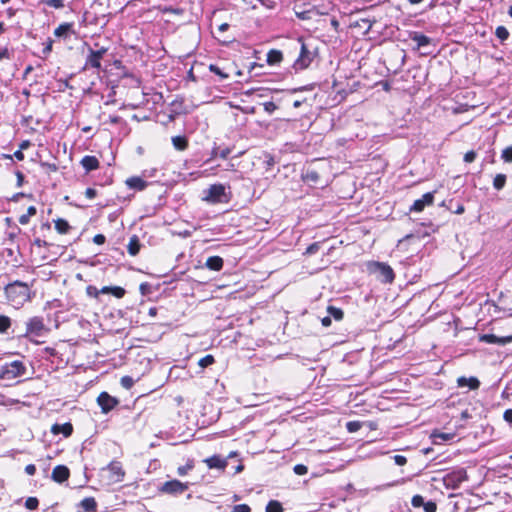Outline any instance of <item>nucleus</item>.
Masks as SVG:
<instances>
[{"instance_id":"nucleus-1","label":"nucleus","mask_w":512,"mask_h":512,"mask_svg":"<svg viewBox=\"0 0 512 512\" xmlns=\"http://www.w3.org/2000/svg\"><path fill=\"white\" fill-rule=\"evenodd\" d=\"M5 296L10 305L19 308L30 299L29 286L21 281H15L5 287Z\"/></svg>"},{"instance_id":"nucleus-2","label":"nucleus","mask_w":512,"mask_h":512,"mask_svg":"<svg viewBox=\"0 0 512 512\" xmlns=\"http://www.w3.org/2000/svg\"><path fill=\"white\" fill-rule=\"evenodd\" d=\"M26 366L20 360H14L0 366V379L1 380H14L26 374Z\"/></svg>"},{"instance_id":"nucleus-3","label":"nucleus","mask_w":512,"mask_h":512,"mask_svg":"<svg viewBox=\"0 0 512 512\" xmlns=\"http://www.w3.org/2000/svg\"><path fill=\"white\" fill-rule=\"evenodd\" d=\"M203 200L208 203H224L227 202L225 186L222 184H213L204 191Z\"/></svg>"},{"instance_id":"nucleus-4","label":"nucleus","mask_w":512,"mask_h":512,"mask_svg":"<svg viewBox=\"0 0 512 512\" xmlns=\"http://www.w3.org/2000/svg\"><path fill=\"white\" fill-rule=\"evenodd\" d=\"M46 331L47 329L45 327L43 318L34 316L26 322V332L23 336L30 339L35 337H42Z\"/></svg>"},{"instance_id":"nucleus-5","label":"nucleus","mask_w":512,"mask_h":512,"mask_svg":"<svg viewBox=\"0 0 512 512\" xmlns=\"http://www.w3.org/2000/svg\"><path fill=\"white\" fill-rule=\"evenodd\" d=\"M467 480L466 470L463 468H459L457 470H453L443 476V485L447 489H457L461 483Z\"/></svg>"},{"instance_id":"nucleus-6","label":"nucleus","mask_w":512,"mask_h":512,"mask_svg":"<svg viewBox=\"0 0 512 512\" xmlns=\"http://www.w3.org/2000/svg\"><path fill=\"white\" fill-rule=\"evenodd\" d=\"M371 270L377 275L378 280L382 283H392L395 278V274L391 266L383 262H374L371 265Z\"/></svg>"},{"instance_id":"nucleus-7","label":"nucleus","mask_w":512,"mask_h":512,"mask_svg":"<svg viewBox=\"0 0 512 512\" xmlns=\"http://www.w3.org/2000/svg\"><path fill=\"white\" fill-rule=\"evenodd\" d=\"M313 59L314 53L308 49L307 45L304 42H302L299 56L294 61L293 67L296 71L304 70L309 67Z\"/></svg>"},{"instance_id":"nucleus-8","label":"nucleus","mask_w":512,"mask_h":512,"mask_svg":"<svg viewBox=\"0 0 512 512\" xmlns=\"http://www.w3.org/2000/svg\"><path fill=\"white\" fill-rule=\"evenodd\" d=\"M188 489V485L186 483H182L181 481L177 479H173L170 481L164 482L159 490L162 493L169 494V495H180L184 493Z\"/></svg>"},{"instance_id":"nucleus-9","label":"nucleus","mask_w":512,"mask_h":512,"mask_svg":"<svg viewBox=\"0 0 512 512\" xmlns=\"http://www.w3.org/2000/svg\"><path fill=\"white\" fill-rule=\"evenodd\" d=\"M107 49L104 47H101L98 50H93L89 48V53L86 57L85 66L84 69L93 68V69H100L101 68V60L103 59V56L106 54Z\"/></svg>"},{"instance_id":"nucleus-10","label":"nucleus","mask_w":512,"mask_h":512,"mask_svg":"<svg viewBox=\"0 0 512 512\" xmlns=\"http://www.w3.org/2000/svg\"><path fill=\"white\" fill-rule=\"evenodd\" d=\"M97 403L101 407L103 413H108L119 404V401L107 392H102L97 398Z\"/></svg>"},{"instance_id":"nucleus-11","label":"nucleus","mask_w":512,"mask_h":512,"mask_svg":"<svg viewBox=\"0 0 512 512\" xmlns=\"http://www.w3.org/2000/svg\"><path fill=\"white\" fill-rule=\"evenodd\" d=\"M434 201V192L425 193L420 199L414 201L410 207L411 212H421L426 206L432 205Z\"/></svg>"},{"instance_id":"nucleus-12","label":"nucleus","mask_w":512,"mask_h":512,"mask_svg":"<svg viewBox=\"0 0 512 512\" xmlns=\"http://www.w3.org/2000/svg\"><path fill=\"white\" fill-rule=\"evenodd\" d=\"M480 341L488 343V344L504 346V345L512 342V336L509 335V336L499 337L495 334H483L480 336Z\"/></svg>"},{"instance_id":"nucleus-13","label":"nucleus","mask_w":512,"mask_h":512,"mask_svg":"<svg viewBox=\"0 0 512 512\" xmlns=\"http://www.w3.org/2000/svg\"><path fill=\"white\" fill-rule=\"evenodd\" d=\"M107 469L110 472V480L112 482L117 483L123 480L125 472L119 462L110 463Z\"/></svg>"},{"instance_id":"nucleus-14","label":"nucleus","mask_w":512,"mask_h":512,"mask_svg":"<svg viewBox=\"0 0 512 512\" xmlns=\"http://www.w3.org/2000/svg\"><path fill=\"white\" fill-rule=\"evenodd\" d=\"M70 471L64 465H57L52 471V479L55 482L62 483L69 478Z\"/></svg>"},{"instance_id":"nucleus-15","label":"nucleus","mask_w":512,"mask_h":512,"mask_svg":"<svg viewBox=\"0 0 512 512\" xmlns=\"http://www.w3.org/2000/svg\"><path fill=\"white\" fill-rule=\"evenodd\" d=\"M204 462L207 464V466L210 469H220V470H223L227 466V460L225 458H222L219 455H213V456L205 459Z\"/></svg>"},{"instance_id":"nucleus-16","label":"nucleus","mask_w":512,"mask_h":512,"mask_svg":"<svg viewBox=\"0 0 512 512\" xmlns=\"http://www.w3.org/2000/svg\"><path fill=\"white\" fill-rule=\"evenodd\" d=\"M125 183L130 189L136 191H143L148 186V182L139 176L130 177Z\"/></svg>"},{"instance_id":"nucleus-17","label":"nucleus","mask_w":512,"mask_h":512,"mask_svg":"<svg viewBox=\"0 0 512 512\" xmlns=\"http://www.w3.org/2000/svg\"><path fill=\"white\" fill-rule=\"evenodd\" d=\"M51 432L55 435L63 434L65 437H68L73 432V426L69 422L64 424H54L51 428Z\"/></svg>"},{"instance_id":"nucleus-18","label":"nucleus","mask_w":512,"mask_h":512,"mask_svg":"<svg viewBox=\"0 0 512 512\" xmlns=\"http://www.w3.org/2000/svg\"><path fill=\"white\" fill-rule=\"evenodd\" d=\"M81 165L89 172L99 167V161L95 156L86 155L82 158Z\"/></svg>"},{"instance_id":"nucleus-19","label":"nucleus","mask_w":512,"mask_h":512,"mask_svg":"<svg viewBox=\"0 0 512 512\" xmlns=\"http://www.w3.org/2000/svg\"><path fill=\"white\" fill-rule=\"evenodd\" d=\"M223 259L220 256H211L206 260L205 266L213 271H220L223 268Z\"/></svg>"},{"instance_id":"nucleus-20","label":"nucleus","mask_w":512,"mask_h":512,"mask_svg":"<svg viewBox=\"0 0 512 512\" xmlns=\"http://www.w3.org/2000/svg\"><path fill=\"white\" fill-rule=\"evenodd\" d=\"M411 40L417 44L418 48H422L431 44V38L419 32H414L411 35Z\"/></svg>"},{"instance_id":"nucleus-21","label":"nucleus","mask_w":512,"mask_h":512,"mask_svg":"<svg viewBox=\"0 0 512 512\" xmlns=\"http://www.w3.org/2000/svg\"><path fill=\"white\" fill-rule=\"evenodd\" d=\"M140 247H141V244H140L138 236L133 235L132 237H130L129 243L127 245L128 253L131 256H136L140 251Z\"/></svg>"},{"instance_id":"nucleus-22","label":"nucleus","mask_w":512,"mask_h":512,"mask_svg":"<svg viewBox=\"0 0 512 512\" xmlns=\"http://www.w3.org/2000/svg\"><path fill=\"white\" fill-rule=\"evenodd\" d=\"M457 382H458V386H460V387L468 386L472 390L477 389L480 386V381L475 377H470V378L460 377Z\"/></svg>"},{"instance_id":"nucleus-23","label":"nucleus","mask_w":512,"mask_h":512,"mask_svg":"<svg viewBox=\"0 0 512 512\" xmlns=\"http://www.w3.org/2000/svg\"><path fill=\"white\" fill-rule=\"evenodd\" d=\"M283 60V54L280 50L271 49L267 53V63L269 65L279 64Z\"/></svg>"},{"instance_id":"nucleus-24","label":"nucleus","mask_w":512,"mask_h":512,"mask_svg":"<svg viewBox=\"0 0 512 512\" xmlns=\"http://www.w3.org/2000/svg\"><path fill=\"white\" fill-rule=\"evenodd\" d=\"M72 28V23H62L55 29L54 35L56 37H67L68 34L72 32Z\"/></svg>"},{"instance_id":"nucleus-25","label":"nucleus","mask_w":512,"mask_h":512,"mask_svg":"<svg viewBox=\"0 0 512 512\" xmlns=\"http://www.w3.org/2000/svg\"><path fill=\"white\" fill-rule=\"evenodd\" d=\"M172 144L176 150L184 151L188 147V140L185 136L172 137Z\"/></svg>"},{"instance_id":"nucleus-26","label":"nucleus","mask_w":512,"mask_h":512,"mask_svg":"<svg viewBox=\"0 0 512 512\" xmlns=\"http://www.w3.org/2000/svg\"><path fill=\"white\" fill-rule=\"evenodd\" d=\"M80 506L86 512H94L97 509V502L93 497H87L81 501Z\"/></svg>"},{"instance_id":"nucleus-27","label":"nucleus","mask_w":512,"mask_h":512,"mask_svg":"<svg viewBox=\"0 0 512 512\" xmlns=\"http://www.w3.org/2000/svg\"><path fill=\"white\" fill-rule=\"evenodd\" d=\"M54 223H55V229L60 234L68 233V231L71 228L69 223L65 219H62V218H58L57 220L54 221Z\"/></svg>"},{"instance_id":"nucleus-28","label":"nucleus","mask_w":512,"mask_h":512,"mask_svg":"<svg viewBox=\"0 0 512 512\" xmlns=\"http://www.w3.org/2000/svg\"><path fill=\"white\" fill-rule=\"evenodd\" d=\"M327 313L330 318H334L336 321H340L343 319L344 313L341 308L335 306H328Z\"/></svg>"},{"instance_id":"nucleus-29","label":"nucleus","mask_w":512,"mask_h":512,"mask_svg":"<svg viewBox=\"0 0 512 512\" xmlns=\"http://www.w3.org/2000/svg\"><path fill=\"white\" fill-rule=\"evenodd\" d=\"M12 325V320L6 315H0V334H4Z\"/></svg>"},{"instance_id":"nucleus-30","label":"nucleus","mask_w":512,"mask_h":512,"mask_svg":"<svg viewBox=\"0 0 512 512\" xmlns=\"http://www.w3.org/2000/svg\"><path fill=\"white\" fill-rule=\"evenodd\" d=\"M37 210L34 206H30L27 209V213L23 214L19 217V223L22 225L28 224L30 217L34 216L36 214Z\"/></svg>"},{"instance_id":"nucleus-31","label":"nucleus","mask_w":512,"mask_h":512,"mask_svg":"<svg viewBox=\"0 0 512 512\" xmlns=\"http://www.w3.org/2000/svg\"><path fill=\"white\" fill-rule=\"evenodd\" d=\"M506 183V175L505 174H497L493 179V187L496 190H501Z\"/></svg>"},{"instance_id":"nucleus-32","label":"nucleus","mask_w":512,"mask_h":512,"mask_svg":"<svg viewBox=\"0 0 512 512\" xmlns=\"http://www.w3.org/2000/svg\"><path fill=\"white\" fill-rule=\"evenodd\" d=\"M266 512H283V507L280 502L276 500H270L266 505Z\"/></svg>"},{"instance_id":"nucleus-33","label":"nucleus","mask_w":512,"mask_h":512,"mask_svg":"<svg viewBox=\"0 0 512 512\" xmlns=\"http://www.w3.org/2000/svg\"><path fill=\"white\" fill-rule=\"evenodd\" d=\"M231 153V149L226 147L224 149L214 148L212 150V157H220L222 159H226Z\"/></svg>"},{"instance_id":"nucleus-34","label":"nucleus","mask_w":512,"mask_h":512,"mask_svg":"<svg viewBox=\"0 0 512 512\" xmlns=\"http://www.w3.org/2000/svg\"><path fill=\"white\" fill-rule=\"evenodd\" d=\"M374 23H375V20L371 21L369 19L363 18V19L358 20L355 25L360 28H364L365 33H368L371 30Z\"/></svg>"},{"instance_id":"nucleus-35","label":"nucleus","mask_w":512,"mask_h":512,"mask_svg":"<svg viewBox=\"0 0 512 512\" xmlns=\"http://www.w3.org/2000/svg\"><path fill=\"white\" fill-rule=\"evenodd\" d=\"M495 35L504 42L509 37V31L504 26H498L495 31Z\"/></svg>"},{"instance_id":"nucleus-36","label":"nucleus","mask_w":512,"mask_h":512,"mask_svg":"<svg viewBox=\"0 0 512 512\" xmlns=\"http://www.w3.org/2000/svg\"><path fill=\"white\" fill-rule=\"evenodd\" d=\"M209 71L218 75L220 77L221 80H225L229 77V75L227 73H225L222 69H220L217 65L215 64H210L209 65Z\"/></svg>"},{"instance_id":"nucleus-37","label":"nucleus","mask_w":512,"mask_h":512,"mask_svg":"<svg viewBox=\"0 0 512 512\" xmlns=\"http://www.w3.org/2000/svg\"><path fill=\"white\" fill-rule=\"evenodd\" d=\"M214 362L215 359L212 355H206L199 360L198 365L202 368H206L212 365Z\"/></svg>"},{"instance_id":"nucleus-38","label":"nucleus","mask_w":512,"mask_h":512,"mask_svg":"<svg viewBox=\"0 0 512 512\" xmlns=\"http://www.w3.org/2000/svg\"><path fill=\"white\" fill-rule=\"evenodd\" d=\"M43 3L55 9H61L64 7V0H43Z\"/></svg>"},{"instance_id":"nucleus-39","label":"nucleus","mask_w":512,"mask_h":512,"mask_svg":"<svg viewBox=\"0 0 512 512\" xmlns=\"http://www.w3.org/2000/svg\"><path fill=\"white\" fill-rule=\"evenodd\" d=\"M39 501L36 497H28L25 501V507L34 510L38 507Z\"/></svg>"},{"instance_id":"nucleus-40","label":"nucleus","mask_w":512,"mask_h":512,"mask_svg":"<svg viewBox=\"0 0 512 512\" xmlns=\"http://www.w3.org/2000/svg\"><path fill=\"white\" fill-rule=\"evenodd\" d=\"M433 438H434V443H439L438 440H441V441L451 440L453 438V434L437 433V434H433Z\"/></svg>"},{"instance_id":"nucleus-41","label":"nucleus","mask_w":512,"mask_h":512,"mask_svg":"<svg viewBox=\"0 0 512 512\" xmlns=\"http://www.w3.org/2000/svg\"><path fill=\"white\" fill-rule=\"evenodd\" d=\"M120 383L124 388L130 389L134 385V380L130 376H123Z\"/></svg>"},{"instance_id":"nucleus-42","label":"nucleus","mask_w":512,"mask_h":512,"mask_svg":"<svg viewBox=\"0 0 512 512\" xmlns=\"http://www.w3.org/2000/svg\"><path fill=\"white\" fill-rule=\"evenodd\" d=\"M411 503H412L413 507L418 508V507H423L425 501L421 495H415V496H413Z\"/></svg>"},{"instance_id":"nucleus-43","label":"nucleus","mask_w":512,"mask_h":512,"mask_svg":"<svg viewBox=\"0 0 512 512\" xmlns=\"http://www.w3.org/2000/svg\"><path fill=\"white\" fill-rule=\"evenodd\" d=\"M293 471L297 475H305L308 472V468L304 464H297L294 466Z\"/></svg>"},{"instance_id":"nucleus-44","label":"nucleus","mask_w":512,"mask_h":512,"mask_svg":"<svg viewBox=\"0 0 512 512\" xmlns=\"http://www.w3.org/2000/svg\"><path fill=\"white\" fill-rule=\"evenodd\" d=\"M111 294L116 298H122L125 295V289L119 286L112 287Z\"/></svg>"},{"instance_id":"nucleus-45","label":"nucleus","mask_w":512,"mask_h":512,"mask_svg":"<svg viewBox=\"0 0 512 512\" xmlns=\"http://www.w3.org/2000/svg\"><path fill=\"white\" fill-rule=\"evenodd\" d=\"M346 427L349 432H356L360 429L361 424L358 421H350L346 424Z\"/></svg>"},{"instance_id":"nucleus-46","label":"nucleus","mask_w":512,"mask_h":512,"mask_svg":"<svg viewBox=\"0 0 512 512\" xmlns=\"http://www.w3.org/2000/svg\"><path fill=\"white\" fill-rule=\"evenodd\" d=\"M319 249H320V243L314 242L307 247L305 254H308V255L315 254L316 252H318Z\"/></svg>"},{"instance_id":"nucleus-47","label":"nucleus","mask_w":512,"mask_h":512,"mask_svg":"<svg viewBox=\"0 0 512 512\" xmlns=\"http://www.w3.org/2000/svg\"><path fill=\"white\" fill-rule=\"evenodd\" d=\"M502 158L506 162H512V146L507 147L502 151Z\"/></svg>"},{"instance_id":"nucleus-48","label":"nucleus","mask_w":512,"mask_h":512,"mask_svg":"<svg viewBox=\"0 0 512 512\" xmlns=\"http://www.w3.org/2000/svg\"><path fill=\"white\" fill-rule=\"evenodd\" d=\"M423 509H424L425 512H436L437 505L433 501H428V502L424 503Z\"/></svg>"},{"instance_id":"nucleus-49","label":"nucleus","mask_w":512,"mask_h":512,"mask_svg":"<svg viewBox=\"0 0 512 512\" xmlns=\"http://www.w3.org/2000/svg\"><path fill=\"white\" fill-rule=\"evenodd\" d=\"M263 107L264 110L269 114H272L277 109V105L272 101L263 103Z\"/></svg>"},{"instance_id":"nucleus-50","label":"nucleus","mask_w":512,"mask_h":512,"mask_svg":"<svg viewBox=\"0 0 512 512\" xmlns=\"http://www.w3.org/2000/svg\"><path fill=\"white\" fill-rule=\"evenodd\" d=\"M305 179L306 180H310V181H313V182H317L318 179H319V175L316 171H307L306 174H305Z\"/></svg>"},{"instance_id":"nucleus-51","label":"nucleus","mask_w":512,"mask_h":512,"mask_svg":"<svg viewBox=\"0 0 512 512\" xmlns=\"http://www.w3.org/2000/svg\"><path fill=\"white\" fill-rule=\"evenodd\" d=\"M476 158V152L471 150V151H468L465 155H464V161L466 163H471L475 160Z\"/></svg>"},{"instance_id":"nucleus-52","label":"nucleus","mask_w":512,"mask_h":512,"mask_svg":"<svg viewBox=\"0 0 512 512\" xmlns=\"http://www.w3.org/2000/svg\"><path fill=\"white\" fill-rule=\"evenodd\" d=\"M393 459H394L395 464H397L399 466L405 465L407 463V459L403 455H395L393 457Z\"/></svg>"},{"instance_id":"nucleus-53","label":"nucleus","mask_w":512,"mask_h":512,"mask_svg":"<svg viewBox=\"0 0 512 512\" xmlns=\"http://www.w3.org/2000/svg\"><path fill=\"white\" fill-rule=\"evenodd\" d=\"M105 241H106V238H105V236H104L103 234H97V235H95V236H94V238H93V242H94L95 244H98V245H102V244H104V243H105Z\"/></svg>"},{"instance_id":"nucleus-54","label":"nucleus","mask_w":512,"mask_h":512,"mask_svg":"<svg viewBox=\"0 0 512 512\" xmlns=\"http://www.w3.org/2000/svg\"><path fill=\"white\" fill-rule=\"evenodd\" d=\"M97 195V191L94 189V188H87L86 191H85V196L88 198V199H94Z\"/></svg>"},{"instance_id":"nucleus-55","label":"nucleus","mask_w":512,"mask_h":512,"mask_svg":"<svg viewBox=\"0 0 512 512\" xmlns=\"http://www.w3.org/2000/svg\"><path fill=\"white\" fill-rule=\"evenodd\" d=\"M503 418L507 423L512 424V409H507L503 414Z\"/></svg>"},{"instance_id":"nucleus-56","label":"nucleus","mask_w":512,"mask_h":512,"mask_svg":"<svg viewBox=\"0 0 512 512\" xmlns=\"http://www.w3.org/2000/svg\"><path fill=\"white\" fill-rule=\"evenodd\" d=\"M10 54L6 47H0V60L9 58Z\"/></svg>"},{"instance_id":"nucleus-57","label":"nucleus","mask_w":512,"mask_h":512,"mask_svg":"<svg viewBox=\"0 0 512 512\" xmlns=\"http://www.w3.org/2000/svg\"><path fill=\"white\" fill-rule=\"evenodd\" d=\"M25 472L28 474V475H34L35 472H36V467L35 465L33 464H29L25 467Z\"/></svg>"},{"instance_id":"nucleus-58","label":"nucleus","mask_w":512,"mask_h":512,"mask_svg":"<svg viewBox=\"0 0 512 512\" xmlns=\"http://www.w3.org/2000/svg\"><path fill=\"white\" fill-rule=\"evenodd\" d=\"M331 322H332V321H331L330 316H326V317H323V318L321 319V323H322V325H323L324 327H329V326L331 325Z\"/></svg>"},{"instance_id":"nucleus-59","label":"nucleus","mask_w":512,"mask_h":512,"mask_svg":"<svg viewBox=\"0 0 512 512\" xmlns=\"http://www.w3.org/2000/svg\"><path fill=\"white\" fill-rule=\"evenodd\" d=\"M87 293L90 296H97L98 295V290L95 287H93V286H88Z\"/></svg>"},{"instance_id":"nucleus-60","label":"nucleus","mask_w":512,"mask_h":512,"mask_svg":"<svg viewBox=\"0 0 512 512\" xmlns=\"http://www.w3.org/2000/svg\"><path fill=\"white\" fill-rule=\"evenodd\" d=\"M150 286L148 283H141L140 284V291L143 295H145L147 293V291L149 290Z\"/></svg>"},{"instance_id":"nucleus-61","label":"nucleus","mask_w":512,"mask_h":512,"mask_svg":"<svg viewBox=\"0 0 512 512\" xmlns=\"http://www.w3.org/2000/svg\"><path fill=\"white\" fill-rule=\"evenodd\" d=\"M465 212V208L462 204H459L454 211L455 214H463Z\"/></svg>"},{"instance_id":"nucleus-62","label":"nucleus","mask_w":512,"mask_h":512,"mask_svg":"<svg viewBox=\"0 0 512 512\" xmlns=\"http://www.w3.org/2000/svg\"><path fill=\"white\" fill-rule=\"evenodd\" d=\"M157 311H158V309L156 307H151L148 310V315L151 317H154L157 315Z\"/></svg>"},{"instance_id":"nucleus-63","label":"nucleus","mask_w":512,"mask_h":512,"mask_svg":"<svg viewBox=\"0 0 512 512\" xmlns=\"http://www.w3.org/2000/svg\"><path fill=\"white\" fill-rule=\"evenodd\" d=\"M228 28H229V24H228V23H222V24L219 26L218 30H219L220 32H225V31H227V30H228Z\"/></svg>"},{"instance_id":"nucleus-64","label":"nucleus","mask_w":512,"mask_h":512,"mask_svg":"<svg viewBox=\"0 0 512 512\" xmlns=\"http://www.w3.org/2000/svg\"><path fill=\"white\" fill-rule=\"evenodd\" d=\"M14 156L18 159V160H23L24 159V154L21 150H18L14 153Z\"/></svg>"}]
</instances>
